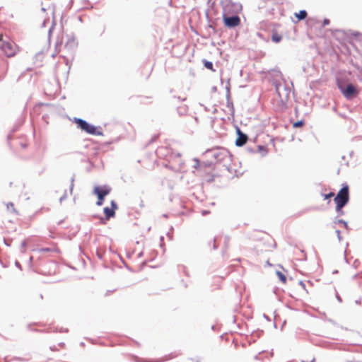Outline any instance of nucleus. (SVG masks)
<instances>
[{"label": "nucleus", "instance_id": "nucleus-1", "mask_svg": "<svg viewBox=\"0 0 362 362\" xmlns=\"http://www.w3.org/2000/svg\"><path fill=\"white\" fill-rule=\"evenodd\" d=\"M334 201L336 204V211L339 215H343L344 211L342 209L349 201V188L347 185H344L338 192L334 199Z\"/></svg>", "mask_w": 362, "mask_h": 362}, {"label": "nucleus", "instance_id": "nucleus-2", "mask_svg": "<svg viewBox=\"0 0 362 362\" xmlns=\"http://www.w3.org/2000/svg\"><path fill=\"white\" fill-rule=\"evenodd\" d=\"M0 49L7 57H14L20 50L18 45L14 42L4 40L2 34H0Z\"/></svg>", "mask_w": 362, "mask_h": 362}, {"label": "nucleus", "instance_id": "nucleus-3", "mask_svg": "<svg viewBox=\"0 0 362 362\" xmlns=\"http://www.w3.org/2000/svg\"><path fill=\"white\" fill-rule=\"evenodd\" d=\"M74 122L77 127L86 133L92 135L102 136L103 131L100 127H96L88 124L85 120L80 118H74Z\"/></svg>", "mask_w": 362, "mask_h": 362}, {"label": "nucleus", "instance_id": "nucleus-4", "mask_svg": "<svg viewBox=\"0 0 362 362\" xmlns=\"http://www.w3.org/2000/svg\"><path fill=\"white\" fill-rule=\"evenodd\" d=\"M242 9L239 3L232 2L230 0H225L223 2V12L226 14H238Z\"/></svg>", "mask_w": 362, "mask_h": 362}, {"label": "nucleus", "instance_id": "nucleus-5", "mask_svg": "<svg viewBox=\"0 0 362 362\" xmlns=\"http://www.w3.org/2000/svg\"><path fill=\"white\" fill-rule=\"evenodd\" d=\"M206 155L209 158H213L209 161L210 164H212L214 162L221 161L223 160L226 156V152L224 150L217 148L206 151Z\"/></svg>", "mask_w": 362, "mask_h": 362}, {"label": "nucleus", "instance_id": "nucleus-6", "mask_svg": "<svg viewBox=\"0 0 362 362\" xmlns=\"http://www.w3.org/2000/svg\"><path fill=\"white\" fill-rule=\"evenodd\" d=\"M229 14L223 13V20L224 25L228 28H234L240 25V19L237 14L233 16H228Z\"/></svg>", "mask_w": 362, "mask_h": 362}, {"label": "nucleus", "instance_id": "nucleus-7", "mask_svg": "<svg viewBox=\"0 0 362 362\" xmlns=\"http://www.w3.org/2000/svg\"><path fill=\"white\" fill-rule=\"evenodd\" d=\"M343 95L347 98H352L357 94V90L354 86L349 84L345 89L341 88Z\"/></svg>", "mask_w": 362, "mask_h": 362}, {"label": "nucleus", "instance_id": "nucleus-8", "mask_svg": "<svg viewBox=\"0 0 362 362\" xmlns=\"http://www.w3.org/2000/svg\"><path fill=\"white\" fill-rule=\"evenodd\" d=\"M111 191V188L108 186H97L95 187L93 192L96 195H102L103 197H105Z\"/></svg>", "mask_w": 362, "mask_h": 362}, {"label": "nucleus", "instance_id": "nucleus-9", "mask_svg": "<svg viewBox=\"0 0 362 362\" xmlns=\"http://www.w3.org/2000/svg\"><path fill=\"white\" fill-rule=\"evenodd\" d=\"M112 208L110 209L108 207L104 208V213L107 219H109L111 217L115 216V210L117 209V206L114 201L111 202Z\"/></svg>", "mask_w": 362, "mask_h": 362}, {"label": "nucleus", "instance_id": "nucleus-10", "mask_svg": "<svg viewBox=\"0 0 362 362\" xmlns=\"http://www.w3.org/2000/svg\"><path fill=\"white\" fill-rule=\"evenodd\" d=\"M247 141V136L243 133H242L240 130H238V136L235 141V144L238 146H242L246 144Z\"/></svg>", "mask_w": 362, "mask_h": 362}, {"label": "nucleus", "instance_id": "nucleus-11", "mask_svg": "<svg viewBox=\"0 0 362 362\" xmlns=\"http://www.w3.org/2000/svg\"><path fill=\"white\" fill-rule=\"evenodd\" d=\"M307 12L305 10H301L298 13H296L295 16L298 21L303 20L307 17Z\"/></svg>", "mask_w": 362, "mask_h": 362}, {"label": "nucleus", "instance_id": "nucleus-12", "mask_svg": "<svg viewBox=\"0 0 362 362\" xmlns=\"http://www.w3.org/2000/svg\"><path fill=\"white\" fill-rule=\"evenodd\" d=\"M204 66L206 69H210L211 71H214V68H213V64L212 62H208V61H204Z\"/></svg>", "mask_w": 362, "mask_h": 362}, {"label": "nucleus", "instance_id": "nucleus-13", "mask_svg": "<svg viewBox=\"0 0 362 362\" xmlns=\"http://www.w3.org/2000/svg\"><path fill=\"white\" fill-rule=\"evenodd\" d=\"M276 274H277L278 277L279 278V279H280L282 282H284V283H285V282H286V276H284V274H283L281 272H276Z\"/></svg>", "mask_w": 362, "mask_h": 362}, {"label": "nucleus", "instance_id": "nucleus-14", "mask_svg": "<svg viewBox=\"0 0 362 362\" xmlns=\"http://www.w3.org/2000/svg\"><path fill=\"white\" fill-rule=\"evenodd\" d=\"M6 206H7L8 210H9L12 212H14V213H17L16 210L15 209L14 204L13 203L7 204Z\"/></svg>", "mask_w": 362, "mask_h": 362}, {"label": "nucleus", "instance_id": "nucleus-15", "mask_svg": "<svg viewBox=\"0 0 362 362\" xmlns=\"http://www.w3.org/2000/svg\"><path fill=\"white\" fill-rule=\"evenodd\" d=\"M281 40V37L278 34H274L272 35V40L275 42H279Z\"/></svg>", "mask_w": 362, "mask_h": 362}, {"label": "nucleus", "instance_id": "nucleus-16", "mask_svg": "<svg viewBox=\"0 0 362 362\" xmlns=\"http://www.w3.org/2000/svg\"><path fill=\"white\" fill-rule=\"evenodd\" d=\"M193 161H194V165H193V167H194V169H197H197L200 167V161H199V159H197V158H194V159L193 160Z\"/></svg>", "mask_w": 362, "mask_h": 362}, {"label": "nucleus", "instance_id": "nucleus-17", "mask_svg": "<svg viewBox=\"0 0 362 362\" xmlns=\"http://www.w3.org/2000/svg\"><path fill=\"white\" fill-rule=\"evenodd\" d=\"M98 197V202H97V204L98 205H102L103 203V201H104V199H105V197L102 196V195H97Z\"/></svg>", "mask_w": 362, "mask_h": 362}, {"label": "nucleus", "instance_id": "nucleus-18", "mask_svg": "<svg viewBox=\"0 0 362 362\" xmlns=\"http://www.w3.org/2000/svg\"><path fill=\"white\" fill-rule=\"evenodd\" d=\"M322 196H323L324 199L326 200V199H328L334 197V192H330L329 194H322Z\"/></svg>", "mask_w": 362, "mask_h": 362}, {"label": "nucleus", "instance_id": "nucleus-19", "mask_svg": "<svg viewBox=\"0 0 362 362\" xmlns=\"http://www.w3.org/2000/svg\"><path fill=\"white\" fill-rule=\"evenodd\" d=\"M258 151L259 152H262L263 154H266L267 153V148L264 146H258Z\"/></svg>", "mask_w": 362, "mask_h": 362}, {"label": "nucleus", "instance_id": "nucleus-20", "mask_svg": "<svg viewBox=\"0 0 362 362\" xmlns=\"http://www.w3.org/2000/svg\"><path fill=\"white\" fill-rule=\"evenodd\" d=\"M303 122H296V123L293 124V126H294L295 127H301V126L303 125Z\"/></svg>", "mask_w": 362, "mask_h": 362}, {"label": "nucleus", "instance_id": "nucleus-21", "mask_svg": "<svg viewBox=\"0 0 362 362\" xmlns=\"http://www.w3.org/2000/svg\"><path fill=\"white\" fill-rule=\"evenodd\" d=\"M41 251L42 252H49V251H50V249H49V248H42V249H41Z\"/></svg>", "mask_w": 362, "mask_h": 362}, {"label": "nucleus", "instance_id": "nucleus-22", "mask_svg": "<svg viewBox=\"0 0 362 362\" xmlns=\"http://www.w3.org/2000/svg\"><path fill=\"white\" fill-rule=\"evenodd\" d=\"M276 92L278 93L279 97L281 98V95H280V93H279V88L278 87L276 88Z\"/></svg>", "mask_w": 362, "mask_h": 362}, {"label": "nucleus", "instance_id": "nucleus-23", "mask_svg": "<svg viewBox=\"0 0 362 362\" xmlns=\"http://www.w3.org/2000/svg\"><path fill=\"white\" fill-rule=\"evenodd\" d=\"M302 362H315V358H313L310 361H303Z\"/></svg>", "mask_w": 362, "mask_h": 362}, {"label": "nucleus", "instance_id": "nucleus-24", "mask_svg": "<svg viewBox=\"0 0 362 362\" xmlns=\"http://www.w3.org/2000/svg\"><path fill=\"white\" fill-rule=\"evenodd\" d=\"M324 23H325V24H328L329 21H328V20H325V22H324Z\"/></svg>", "mask_w": 362, "mask_h": 362}, {"label": "nucleus", "instance_id": "nucleus-25", "mask_svg": "<svg viewBox=\"0 0 362 362\" xmlns=\"http://www.w3.org/2000/svg\"><path fill=\"white\" fill-rule=\"evenodd\" d=\"M73 187H74V183H73V182H71V190H72Z\"/></svg>", "mask_w": 362, "mask_h": 362}, {"label": "nucleus", "instance_id": "nucleus-26", "mask_svg": "<svg viewBox=\"0 0 362 362\" xmlns=\"http://www.w3.org/2000/svg\"><path fill=\"white\" fill-rule=\"evenodd\" d=\"M339 222H341V223H344V224H345V225L346 224V222H344V221H340Z\"/></svg>", "mask_w": 362, "mask_h": 362}, {"label": "nucleus", "instance_id": "nucleus-27", "mask_svg": "<svg viewBox=\"0 0 362 362\" xmlns=\"http://www.w3.org/2000/svg\"><path fill=\"white\" fill-rule=\"evenodd\" d=\"M40 298H41V299H42V298H43V296H42V294H40Z\"/></svg>", "mask_w": 362, "mask_h": 362}]
</instances>
